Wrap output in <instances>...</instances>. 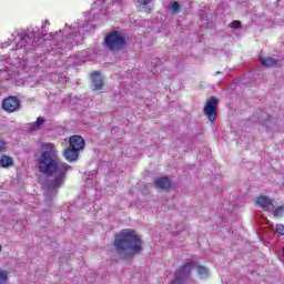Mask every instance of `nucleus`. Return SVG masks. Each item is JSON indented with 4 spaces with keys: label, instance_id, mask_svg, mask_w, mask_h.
Wrapping results in <instances>:
<instances>
[{
    "label": "nucleus",
    "instance_id": "5",
    "mask_svg": "<svg viewBox=\"0 0 284 284\" xmlns=\"http://www.w3.org/2000/svg\"><path fill=\"white\" fill-rule=\"evenodd\" d=\"M21 102L16 97H9L2 101V108L6 112H17Z\"/></svg>",
    "mask_w": 284,
    "mask_h": 284
},
{
    "label": "nucleus",
    "instance_id": "22",
    "mask_svg": "<svg viewBox=\"0 0 284 284\" xmlns=\"http://www.w3.org/2000/svg\"><path fill=\"white\" fill-rule=\"evenodd\" d=\"M45 23L50 24V22L45 21Z\"/></svg>",
    "mask_w": 284,
    "mask_h": 284
},
{
    "label": "nucleus",
    "instance_id": "4",
    "mask_svg": "<svg viewBox=\"0 0 284 284\" xmlns=\"http://www.w3.org/2000/svg\"><path fill=\"white\" fill-rule=\"evenodd\" d=\"M216 103H219V100L214 97H211L206 101V105L204 106V114L205 116H207L211 123H214V121H216Z\"/></svg>",
    "mask_w": 284,
    "mask_h": 284
},
{
    "label": "nucleus",
    "instance_id": "3",
    "mask_svg": "<svg viewBox=\"0 0 284 284\" xmlns=\"http://www.w3.org/2000/svg\"><path fill=\"white\" fill-rule=\"evenodd\" d=\"M104 42L109 50H121L125 45V36L120 31H113L106 34Z\"/></svg>",
    "mask_w": 284,
    "mask_h": 284
},
{
    "label": "nucleus",
    "instance_id": "20",
    "mask_svg": "<svg viewBox=\"0 0 284 284\" xmlns=\"http://www.w3.org/2000/svg\"><path fill=\"white\" fill-rule=\"evenodd\" d=\"M138 6H150L152 3V0H136Z\"/></svg>",
    "mask_w": 284,
    "mask_h": 284
},
{
    "label": "nucleus",
    "instance_id": "14",
    "mask_svg": "<svg viewBox=\"0 0 284 284\" xmlns=\"http://www.w3.org/2000/svg\"><path fill=\"white\" fill-rule=\"evenodd\" d=\"M260 61L262 65H265V68H272V65H276V60L274 58H260Z\"/></svg>",
    "mask_w": 284,
    "mask_h": 284
},
{
    "label": "nucleus",
    "instance_id": "6",
    "mask_svg": "<svg viewBox=\"0 0 284 284\" xmlns=\"http://www.w3.org/2000/svg\"><path fill=\"white\" fill-rule=\"evenodd\" d=\"M255 203L264 212H272V207H274V200L271 199L267 195H260V196H257Z\"/></svg>",
    "mask_w": 284,
    "mask_h": 284
},
{
    "label": "nucleus",
    "instance_id": "19",
    "mask_svg": "<svg viewBox=\"0 0 284 284\" xmlns=\"http://www.w3.org/2000/svg\"><path fill=\"white\" fill-rule=\"evenodd\" d=\"M276 232L281 236H284V225L283 224H276Z\"/></svg>",
    "mask_w": 284,
    "mask_h": 284
},
{
    "label": "nucleus",
    "instance_id": "8",
    "mask_svg": "<svg viewBox=\"0 0 284 284\" xmlns=\"http://www.w3.org/2000/svg\"><path fill=\"white\" fill-rule=\"evenodd\" d=\"M79 149H74V148H69L67 150H64L63 152V156L67 161H69V163H72L73 161H77L79 159Z\"/></svg>",
    "mask_w": 284,
    "mask_h": 284
},
{
    "label": "nucleus",
    "instance_id": "18",
    "mask_svg": "<svg viewBox=\"0 0 284 284\" xmlns=\"http://www.w3.org/2000/svg\"><path fill=\"white\" fill-rule=\"evenodd\" d=\"M230 28H233L234 30H239L241 28V21L235 20L230 24Z\"/></svg>",
    "mask_w": 284,
    "mask_h": 284
},
{
    "label": "nucleus",
    "instance_id": "17",
    "mask_svg": "<svg viewBox=\"0 0 284 284\" xmlns=\"http://www.w3.org/2000/svg\"><path fill=\"white\" fill-rule=\"evenodd\" d=\"M170 10H172L173 14H176L179 13V10H181V4H179L176 1H172L170 3Z\"/></svg>",
    "mask_w": 284,
    "mask_h": 284
},
{
    "label": "nucleus",
    "instance_id": "10",
    "mask_svg": "<svg viewBox=\"0 0 284 284\" xmlns=\"http://www.w3.org/2000/svg\"><path fill=\"white\" fill-rule=\"evenodd\" d=\"M155 186L159 187V190H169L171 182L169 178H160L155 180Z\"/></svg>",
    "mask_w": 284,
    "mask_h": 284
},
{
    "label": "nucleus",
    "instance_id": "15",
    "mask_svg": "<svg viewBox=\"0 0 284 284\" xmlns=\"http://www.w3.org/2000/svg\"><path fill=\"white\" fill-rule=\"evenodd\" d=\"M196 272L200 276V278H207V268L203 266H196Z\"/></svg>",
    "mask_w": 284,
    "mask_h": 284
},
{
    "label": "nucleus",
    "instance_id": "13",
    "mask_svg": "<svg viewBox=\"0 0 284 284\" xmlns=\"http://www.w3.org/2000/svg\"><path fill=\"white\" fill-rule=\"evenodd\" d=\"M13 163H14V161L10 156L2 155L1 159H0L1 168H10V166L13 165Z\"/></svg>",
    "mask_w": 284,
    "mask_h": 284
},
{
    "label": "nucleus",
    "instance_id": "21",
    "mask_svg": "<svg viewBox=\"0 0 284 284\" xmlns=\"http://www.w3.org/2000/svg\"><path fill=\"white\" fill-rule=\"evenodd\" d=\"M7 145H8V144H7L4 141H0V152H1L2 150H6Z\"/></svg>",
    "mask_w": 284,
    "mask_h": 284
},
{
    "label": "nucleus",
    "instance_id": "23",
    "mask_svg": "<svg viewBox=\"0 0 284 284\" xmlns=\"http://www.w3.org/2000/svg\"><path fill=\"white\" fill-rule=\"evenodd\" d=\"M0 252H1V245H0Z\"/></svg>",
    "mask_w": 284,
    "mask_h": 284
},
{
    "label": "nucleus",
    "instance_id": "11",
    "mask_svg": "<svg viewBox=\"0 0 284 284\" xmlns=\"http://www.w3.org/2000/svg\"><path fill=\"white\" fill-rule=\"evenodd\" d=\"M271 212L275 219H282V216H284V204L277 205L275 207L273 206Z\"/></svg>",
    "mask_w": 284,
    "mask_h": 284
},
{
    "label": "nucleus",
    "instance_id": "2",
    "mask_svg": "<svg viewBox=\"0 0 284 284\" xmlns=\"http://www.w3.org/2000/svg\"><path fill=\"white\" fill-rule=\"evenodd\" d=\"M114 247L124 258L128 256H136L143 252V240L132 229L122 230L115 237Z\"/></svg>",
    "mask_w": 284,
    "mask_h": 284
},
{
    "label": "nucleus",
    "instance_id": "7",
    "mask_svg": "<svg viewBox=\"0 0 284 284\" xmlns=\"http://www.w3.org/2000/svg\"><path fill=\"white\" fill-rule=\"evenodd\" d=\"M69 145L70 148L81 151L85 148V140H83L81 135H72L69 139Z\"/></svg>",
    "mask_w": 284,
    "mask_h": 284
},
{
    "label": "nucleus",
    "instance_id": "9",
    "mask_svg": "<svg viewBox=\"0 0 284 284\" xmlns=\"http://www.w3.org/2000/svg\"><path fill=\"white\" fill-rule=\"evenodd\" d=\"M93 90H101L103 88V78H101V73L93 72L91 74Z\"/></svg>",
    "mask_w": 284,
    "mask_h": 284
},
{
    "label": "nucleus",
    "instance_id": "16",
    "mask_svg": "<svg viewBox=\"0 0 284 284\" xmlns=\"http://www.w3.org/2000/svg\"><path fill=\"white\" fill-rule=\"evenodd\" d=\"M8 271L0 268V284H8Z\"/></svg>",
    "mask_w": 284,
    "mask_h": 284
},
{
    "label": "nucleus",
    "instance_id": "12",
    "mask_svg": "<svg viewBox=\"0 0 284 284\" xmlns=\"http://www.w3.org/2000/svg\"><path fill=\"white\" fill-rule=\"evenodd\" d=\"M43 123H45V120L43 118H38L36 122L29 125V129L31 132H37V130H41Z\"/></svg>",
    "mask_w": 284,
    "mask_h": 284
},
{
    "label": "nucleus",
    "instance_id": "1",
    "mask_svg": "<svg viewBox=\"0 0 284 284\" xmlns=\"http://www.w3.org/2000/svg\"><path fill=\"white\" fill-rule=\"evenodd\" d=\"M36 163L40 174L53 178L50 182V187L53 190L61 187L65 183V176L72 170V165L59 161V151L52 142H42L40 144V152L36 153Z\"/></svg>",
    "mask_w": 284,
    "mask_h": 284
}]
</instances>
